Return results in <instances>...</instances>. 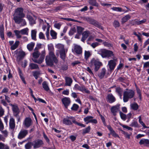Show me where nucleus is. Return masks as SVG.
Segmentation results:
<instances>
[{
	"mask_svg": "<svg viewBox=\"0 0 149 149\" xmlns=\"http://www.w3.org/2000/svg\"><path fill=\"white\" fill-rule=\"evenodd\" d=\"M89 64L91 68H93L94 66V70L95 72L97 71L100 66L102 65V63L98 59H96L94 58L91 60Z\"/></svg>",
	"mask_w": 149,
	"mask_h": 149,
	"instance_id": "f257e3e1",
	"label": "nucleus"
},
{
	"mask_svg": "<svg viewBox=\"0 0 149 149\" xmlns=\"http://www.w3.org/2000/svg\"><path fill=\"white\" fill-rule=\"evenodd\" d=\"M98 54H100L103 58H109L114 57V54L112 51L105 49H100L98 52Z\"/></svg>",
	"mask_w": 149,
	"mask_h": 149,
	"instance_id": "f03ea898",
	"label": "nucleus"
},
{
	"mask_svg": "<svg viewBox=\"0 0 149 149\" xmlns=\"http://www.w3.org/2000/svg\"><path fill=\"white\" fill-rule=\"evenodd\" d=\"M124 91L123 94V101L124 102H127L129 99L134 97L135 95L134 91L132 90H127Z\"/></svg>",
	"mask_w": 149,
	"mask_h": 149,
	"instance_id": "7ed1b4c3",
	"label": "nucleus"
},
{
	"mask_svg": "<svg viewBox=\"0 0 149 149\" xmlns=\"http://www.w3.org/2000/svg\"><path fill=\"white\" fill-rule=\"evenodd\" d=\"M13 16V19L14 21L19 18L24 17L25 14L23 12V8H18L16 9Z\"/></svg>",
	"mask_w": 149,
	"mask_h": 149,
	"instance_id": "20e7f679",
	"label": "nucleus"
},
{
	"mask_svg": "<svg viewBox=\"0 0 149 149\" xmlns=\"http://www.w3.org/2000/svg\"><path fill=\"white\" fill-rule=\"evenodd\" d=\"M45 61L46 64L51 67L52 66L54 62L57 64L58 62V60L55 56V58L48 54L46 56L45 58Z\"/></svg>",
	"mask_w": 149,
	"mask_h": 149,
	"instance_id": "39448f33",
	"label": "nucleus"
},
{
	"mask_svg": "<svg viewBox=\"0 0 149 149\" xmlns=\"http://www.w3.org/2000/svg\"><path fill=\"white\" fill-rule=\"evenodd\" d=\"M72 51L73 53L77 54H81L82 52V48L80 45L74 44Z\"/></svg>",
	"mask_w": 149,
	"mask_h": 149,
	"instance_id": "423d86ee",
	"label": "nucleus"
},
{
	"mask_svg": "<svg viewBox=\"0 0 149 149\" xmlns=\"http://www.w3.org/2000/svg\"><path fill=\"white\" fill-rule=\"evenodd\" d=\"M75 118L72 116H67L64 118L63 120V124L68 125H70L74 123V120H75Z\"/></svg>",
	"mask_w": 149,
	"mask_h": 149,
	"instance_id": "0eeeda50",
	"label": "nucleus"
},
{
	"mask_svg": "<svg viewBox=\"0 0 149 149\" xmlns=\"http://www.w3.org/2000/svg\"><path fill=\"white\" fill-rule=\"evenodd\" d=\"M9 105L12 107L14 115L17 118L19 121V111L17 106L16 105H13L11 104H10Z\"/></svg>",
	"mask_w": 149,
	"mask_h": 149,
	"instance_id": "6e6552de",
	"label": "nucleus"
},
{
	"mask_svg": "<svg viewBox=\"0 0 149 149\" xmlns=\"http://www.w3.org/2000/svg\"><path fill=\"white\" fill-rule=\"evenodd\" d=\"M117 60V58H116L108 61V65L110 70L112 71L114 70L116 65Z\"/></svg>",
	"mask_w": 149,
	"mask_h": 149,
	"instance_id": "1a4fd4ad",
	"label": "nucleus"
},
{
	"mask_svg": "<svg viewBox=\"0 0 149 149\" xmlns=\"http://www.w3.org/2000/svg\"><path fill=\"white\" fill-rule=\"evenodd\" d=\"M74 88L76 90H78L82 92H85L87 93H90V91L88 90L83 85H81L79 86L78 84H76L75 85Z\"/></svg>",
	"mask_w": 149,
	"mask_h": 149,
	"instance_id": "9d476101",
	"label": "nucleus"
},
{
	"mask_svg": "<svg viewBox=\"0 0 149 149\" xmlns=\"http://www.w3.org/2000/svg\"><path fill=\"white\" fill-rule=\"evenodd\" d=\"M28 130L23 129L21 130L19 132L17 136V138L19 139H22L24 138L28 134Z\"/></svg>",
	"mask_w": 149,
	"mask_h": 149,
	"instance_id": "9b49d317",
	"label": "nucleus"
},
{
	"mask_svg": "<svg viewBox=\"0 0 149 149\" xmlns=\"http://www.w3.org/2000/svg\"><path fill=\"white\" fill-rule=\"evenodd\" d=\"M32 143L33 148L35 149L40 147L43 144V141L39 139L34 141Z\"/></svg>",
	"mask_w": 149,
	"mask_h": 149,
	"instance_id": "f8f14e48",
	"label": "nucleus"
},
{
	"mask_svg": "<svg viewBox=\"0 0 149 149\" xmlns=\"http://www.w3.org/2000/svg\"><path fill=\"white\" fill-rule=\"evenodd\" d=\"M32 121L29 117L26 118L23 123L24 126L26 128L29 127L32 125Z\"/></svg>",
	"mask_w": 149,
	"mask_h": 149,
	"instance_id": "ddd939ff",
	"label": "nucleus"
},
{
	"mask_svg": "<svg viewBox=\"0 0 149 149\" xmlns=\"http://www.w3.org/2000/svg\"><path fill=\"white\" fill-rule=\"evenodd\" d=\"M48 49L49 51V55H51L53 57L55 58L54 54V46L52 43H50L47 45Z\"/></svg>",
	"mask_w": 149,
	"mask_h": 149,
	"instance_id": "4468645a",
	"label": "nucleus"
},
{
	"mask_svg": "<svg viewBox=\"0 0 149 149\" xmlns=\"http://www.w3.org/2000/svg\"><path fill=\"white\" fill-rule=\"evenodd\" d=\"M120 106V105L119 104H117L115 106H112L111 108L110 109L111 111L113 116H115L116 115V113L119 111Z\"/></svg>",
	"mask_w": 149,
	"mask_h": 149,
	"instance_id": "2eb2a0df",
	"label": "nucleus"
},
{
	"mask_svg": "<svg viewBox=\"0 0 149 149\" xmlns=\"http://www.w3.org/2000/svg\"><path fill=\"white\" fill-rule=\"evenodd\" d=\"M106 99L107 102L110 103H113L116 101V98L111 93L107 95Z\"/></svg>",
	"mask_w": 149,
	"mask_h": 149,
	"instance_id": "dca6fc26",
	"label": "nucleus"
},
{
	"mask_svg": "<svg viewBox=\"0 0 149 149\" xmlns=\"http://www.w3.org/2000/svg\"><path fill=\"white\" fill-rule=\"evenodd\" d=\"M62 101L66 108H67L68 106L70 103V99L69 97H65L63 98Z\"/></svg>",
	"mask_w": 149,
	"mask_h": 149,
	"instance_id": "f3484780",
	"label": "nucleus"
},
{
	"mask_svg": "<svg viewBox=\"0 0 149 149\" xmlns=\"http://www.w3.org/2000/svg\"><path fill=\"white\" fill-rule=\"evenodd\" d=\"M23 18H19V19L15 20V23L19 24H21V26H24L26 25V22L25 20L23 19Z\"/></svg>",
	"mask_w": 149,
	"mask_h": 149,
	"instance_id": "a211bd4d",
	"label": "nucleus"
},
{
	"mask_svg": "<svg viewBox=\"0 0 149 149\" xmlns=\"http://www.w3.org/2000/svg\"><path fill=\"white\" fill-rule=\"evenodd\" d=\"M55 47L59 50V53L65 51L64 45L62 44H57L55 45Z\"/></svg>",
	"mask_w": 149,
	"mask_h": 149,
	"instance_id": "6ab92c4d",
	"label": "nucleus"
},
{
	"mask_svg": "<svg viewBox=\"0 0 149 149\" xmlns=\"http://www.w3.org/2000/svg\"><path fill=\"white\" fill-rule=\"evenodd\" d=\"M15 127V123L14 119L12 118H10L9 121V128L12 131L14 130Z\"/></svg>",
	"mask_w": 149,
	"mask_h": 149,
	"instance_id": "aec40b11",
	"label": "nucleus"
},
{
	"mask_svg": "<svg viewBox=\"0 0 149 149\" xmlns=\"http://www.w3.org/2000/svg\"><path fill=\"white\" fill-rule=\"evenodd\" d=\"M90 34V33L89 31H84L82 34V37L81 39V41L84 42Z\"/></svg>",
	"mask_w": 149,
	"mask_h": 149,
	"instance_id": "412c9836",
	"label": "nucleus"
},
{
	"mask_svg": "<svg viewBox=\"0 0 149 149\" xmlns=\"http://www.w3.org/2000/svg\"><path fill=\"white\" fill-rule=\"evenodd\" d=\"M139 143L140 145L143 144L146 146H149V139H143L140 140Z\"/></svg>",
	"mask_w": 149,
	"mask_h": 149,
	"instance_id": "4be33fe9",
	"label": "nucleus"
},
{
	"mask_svg": "<svg viewBox=\"0 0 149 149\" xmlns=\"http://www.w3.org/2000/svg\"><path fill=\"white\" fill-rule=\"evenodd\" d=\"M107 127L110 132L112 136L115 138L119 137L118 135L115 132L110 126H109Z\"/></svg>",
	"mask_w": 149,
	"mask_h": 149,
	"instance_id": "5701e85b",
	"label": "nucleus"
},
{
	"mask_svg": "<svg viewBox=\"0 0 149 149\" xmlns=\"http://www.w3.org/2000/svg\"><path fill=\"white\" fill-rule=\"evenodd\" d=\"M40 54V52L38 51V48L36 47L34 50V52L33 53V57L35 58H38Z\"/></svg>",
	"mask_w": 149,
	"mask_h": 149,
	"instance_id": "b1692460",
	"label": "nucleus"
},
{
	"mask_svg": "<svg viewBox=\"0 0 149 149\" xmlns=\"http://www.w3.org/2000/svg\"><path fill=\"white\" fill-rule=\"evenodd\" d=\"M25 55V54L23 51L19 52V53L18 55L17 58V61H19L21 60L22 59L24 56Z\"/></svg>",
	"mask_w": 149,
	"mask_h": 149,
	"instance_id": "393cba45",
	"label": "nucleus"
},
{
	"mask_svg": "<svg viewBox=\"0 0 149 149\" xmlns=\"http://www.w3.org/2000/svg\"><path fill=\"white\" fill-rule=\"evenodd\" d=\"M65 79V85L70 86L72 82V79L68 77H66Z\"/></svg>",
	"mask_w": 149,
	"mask_h": 149,
	"instance_id": "a878e982",
	"label": "nucleus"
},
{
	"mask_svg": "<svg viewBox=\"0 0 149 149\" xmlns=\"http://www.w3.org/2000/svg\"><path fill=\"white\" fill-rule=\"evenodd\" d=\"M92 55V53L91 51H85L84 56L85 58L87 60Z\"/></svg>",
	"mask_w": 149,
	"mask_h": 149,
	"instance_id": "bb28decb",
	"label": "nucleus"
},
{
	"mask_svg": "<svg viewBox=\"0 0 149 149\" xmlns=\"http://www.w3.org/2000/svg\"><path fill=\"white\" fill-rule=\"evenodd\" d=\"M131 18L130 16L129 15H127L123 17L121 19V23L122 24H124L127 21Z\"/></svg>",
	"mask_w": 149,
	"mask_h": 149,
	"instance_id": "cd10ccee",
	"label": "nucleus"
},
{
	"mask_svg": "<svg viewBox=\"0 0 149 149\" xmlns=\"http://www.w3.org/2000/svg\"><path fill=\"white\" fill-rule=\"evenodd\" d=\"M131 108L134 110H137L139 108L138 104L136 103H133L130 105Z\"/></svg>",
	"mask_w": 149,
	"mask_h": 149,
	"instance_id": "c85d7f7f",
	"label": "nucleus"
},
{
	"mask_svg": "<svg viewBox=\"0 0 149 149\" xmlns=\"http://www.w3.org/2000/svg\"><path fill=\"white\" fill-rule=\"evenodd\" d=\"M106 71V70L105 68H102L101 72L98 75L100 79L102 78L105 74Z\"/></svg>",
	"mask_w": 149,
	"mask_h": 149,
	"instance_id": "c756f323",
	"label": "nucleus"
},
{
	"mask_svg": "<svg viewBox=\"0 0 149 149\" xmlns=\"http://www.w3.org/2000/svg\"><path fill=\"white\" fill-rule=\"evenodd\" d=\"M37 31L36 29L32 30L31 31V36L32 39L34 40H36V35Z\"/></svg>",
	"mask_w": 149,
	"mask_h": 149,
	"instance_id": "7c9ffc66",
	"label": "nucleus"
},
{
	"mask_svg": "<svg viewBox=\"0 0 149 149\" xmlns=\"http://www.w3.org/2000/svg\"><path fill=\"white\" fill-rule=\"evenodd\" d=\"M27 17L29 20L30 24L32 25L36 23L35 20L30 15H27Z\"/></svg>",
	"mask_w": 149,
	"mask_h": 149,
	"instance_id": "2f4dec72",
	"label": "nucleus"
},
{
	"mask_svg": "<svg viewBox=\"0 0 149 149\" xmlns=\"http://www.w3.org/2000/svg\"><path fill=\"white\" fill-rule=\"evenodd\" d=\"M4 29L3 27H0V35L2 40L4 39Z\"/></svg>",
	"mask_w": 149,
	"mask_h": 149,
	"instance_id": "473e14b6",
	"label": "nucleus"
},
{
	"mask_svg": "<svg viewBox=\"0 0 149 149\" xmlns=\"http://www.w3.org/2000/svg\"><path fill=\"white\" fill-rule=\"evenodd\" d=\"M34 45L35 43L31 42L27 45V48L29 51H31L33 49Z\"/></svg>",
	"mask_w": 149,
	"mask_h": 149,
	"instance_id": "72a5a7b5",
	"label": "nucleus"
},
{
	"mask_svg": "<svg viewBox=\"0 0 149 149\" xmlns=\"http://www.w3.org/2000/svg\"><path fill=\"white\" fill-rule=\"evenodd\" d=\"M19 42V41H16L15 43L11 47L10 49L12 50H14L17 48L18 46Z\"/></svg>",
	"mask_w": 149,
	"mask_h": 149,
	"instance_id": "f704fd0d",
	"label": "nucleus"
},
{
	"mask_svg": "<svg viewBox=\"0 0 149 149\" xmlns=\"http://www.w3.org/2000/svg\"><path fill=\"white\" fill-rule=\"evenodd\" d=\"M57 33L53 30L50 31V35L52 37V38L56 39L57 38Z\"/></svg>",
	"mask_w": 149,
	"mask_h": 149,
	"instance_id": "c9c22d12",
	"label": "nucleus"
},
{
	"mask_svg": "<svg viewBox=\"0 0 149 149\" xmlns=\"http://www.w3.org/2000/svg\"><path fill=\"white\" fill-rule=\"evenodd\" d=\"M29 29L27 28L24 29L20 30L21 34L22 35H28Z\"/></svg>",
	"mask_w": 149,
	"mask_h": 149,
	"instance_id": "e433bc0d",
	"label": "nucleus"
},
{
	"mask_svg": "<svg viewBox=\"0 0 149 149\" xmlns=\"http://www.w3.org/2000/svg\"><path fill=\"white\" fill-rule=\"evenodd\" d=\"M29 67L31 69L33 70L37 69L38 68V65L36 64L31 63L29 64Z\"/></svg>",
	"mask_w": 149,
	"mask_h": 149,
	"instance_id": "4c0bfd02",
	"label": "nucleus"
},
{
	"mask_svg": "<svg viewBox=\"0 0 149 149\" xmlns=\"http://www.w3.org/2000/svg\"><path fill=\"white\" fill-rule=\"evenodd\" d=\"M93 117L91 116H87L84 118V120L85 122H86V124H88V123H90L91 119H93Z\"/></svg>",
	"mask_w": 149,
	"mask_h": 149,
	"instance_id": "58836bf2",
	"label": "nucleus"
},
{
	"mask_svg": "<svg viewBox=\"0 0 149 149\" xmlns=\"http://www.w3.org/2000/svg\"><path fill=\"white\" fill-rule=\"evenodd\" d=\"M15 35L17 38H20L22 37L21 35V32L20 31L15 30L14 31Z\"/></svg>",
	"mask_w": 149,
	"mask_h": 149,
	"instance_id": "ea45409f",
	"label": "nucleus"
},
{
	"mask_svg": "<svg viewBox=\"0 0 149 149\" xmlns=\"http://www.w3.org/2000/svg\"><path fill=\"white\" fill-rule=\"evenodd\" d=\"M42 87L46 91H48L49 90V88L48 86L47 82L45 81L42 84Z\"/></svg>",
	"mask_w": 149,
	"mask_h": 149,
	"instance_id": "a19ab883",
	"label": "nucleus"
},
{
	"mask_svg": "<svg viewBox=\"0 0 149 149\" xmlns=\"http://www.w3.org/2000/svg\"><path fill=\"white\" fill-rule=\"evenodd\" d=\"M89 4L93 6L98 7V4L96 2L95 0H91L89 2Z\"/></svg>",
	"mask_w": 149,
	"mask_h": 149,
	"instance_id": "79ce46f5",
	"label": "nucleus"
},
{
	"mask_svg": "<svg viewBox=\"0 0 149 149\" xmlns=\"http://www.w3.org/2000/svg\"><path fill=\"white\" fill-rule=\"evenodd\" d=\"M61 58L64 61L66 58V55L65 51L64 52L59 53Z\"/></svg>",
	"mask_w": 149,
	"mask_h": 149,
	"instance_id": "37998d69",
	"label": "nucleus"
},
{
	"mask_svg": "<svg viewBox=\"0 0 149 149\" xmlns=\"http://www.w3.org/2000/svg\"><path fill=\"white\" fill-rule=\"evenodd\" d=\"M45 50L42 51L41 52V55L40 57V58L42 61H43L45 56Z\"/></svg>",
	"mask_w": 149,
	"mask_h": 149,
	"instance_id": "c03bdc74",
	"label": "nucleus"
},
{
	"mask_svg": "<svg viewBox=\"0 0 149 149\" xmlns=\"http://www.w3.org/2000/svg\"><path fill=\"white\" fill-rule=\"evenodd\" d=\"M32 146H33V143L29 142L26 144L25 146L26 149H30Z\"/></svg>",
	"mask_w": 149,
	"mask_h": 149,
	"instance_id": "a18cd8bd",
	"label": "nucleus"
},
{
	"mask_svg": "<svg viewBox=\"0 0 149 149\" xmlns=\"http://www.w3.org/2000/svg\"><path fill=\"white\" fill-rule=\"evenodd\" d=\"M111 9L113 10L118 12H121L122 10L121 8L118 7H113L111 8Z\"/></svg>",
	"mask_w": 149,
	"mask_h": 149,
	"instance_id": "49530a36",
	"label": "nucleus"
},
{
	"mask_svg": "<svg viewBox=\"0 0 149 149\" xmlns=\"http://www.w3.org/2000/svg\"><path fill=\"white\" fill-rule=\"evenodd\" d=\"M123 89L118 87L116 88V91L119 95H121L123 92Z\"/></svg>",
	"mask_w": 149,
	"mask_h": 149,
	"instance_id": "de8ad7c7",
	"label": "nucleus"
},
{
	"mask_svg": "<svg viewBox=\"0 0 149 149\" xmlns=\"http://www.w3.org/2000/svg\"><path fill=\"white\" fill-rule=\"evenodd\" d=\"M121 118L123 120L125 121L126 118V114L123 113L121 111L119 112Z\"/></svg>",
	"mask_w": 149,
	"mask_h": 149,
	"instance_id": "09e8293b",
	"label": "nucleus"
},
{
	"mask_svg": "<svg viewBox=\"0 0 149 149\" xmlns=\"http://www.w3.org/2000/svg\"><path fill=\"white\" fill-rule=\"evenodd\" d=\"M113 25L115 28L119 27L120 26L119 22L116 20H115L114 21Z\"/></svg>",
	"mask_w": 149,
	"mask_h": 149,
	"instance_id": "8fccbe9b",
	"label": "nucleus"
},
{
	"mask_svg": "<svg viewBox=\"0 0 149 149\" xmlns=\"http://www.w3.org/2000/svg\"><path fill=\"white\" fill-rule=\"evenodd\" d=\"M130 126L134 127H138V124L137 121L133 120L130 125Z\"/></svg>",
	"mask_w": 149,
	"mask_h": 149,
	"instance_id": "3c124183",
	"label": "nucleus"
},
{
	"mask_svg": "<svg viewBox=\"0 0 149 149\" xmlns=\"http://www.w3.org/2000/svg\"><path fill=\"white\" fill-rule=\"evenodd\" d=\"M77 33L79 35H81L82 31L84 30V29L80 26H77Z\"/></svg>",
	"mask_w": 149,
	"mask_h": 149,
	"instance_id": "603ef678",
	"label": "nucleus"
},
{
	"mask_svg": "<svg viewBox=\"0 0 149 149\" xmlns=\"http://www.w3.org/2000/svg\"><path fill=\"white\" fill-rule=\"evenodd\" d=\"M91 129V128L90 127L88 126V127H87L86 128L84 129L83 130V133L84 134H86L87 133H88Z\"/></svg>",
	"mask_w": 149,
	"mask_h": 149,
	"instance_id": "864d4df0",
	"label": "nucleus"
},
{
	"mask_svg": "<svg viewBox=\"0 0 149 149\" xmlns=\"http://www.w3.org/2000/svg\"><path fill=\"white\" fill-rule=\"evenodd\" d=\"M95 26L99 28L102 29V26H101L100 24L96 20L94 23L93 24Z\"/></svg>",
	"mask_w": 149,
	"mask_h": 149,
	"instance_id": "5fc2aeb1",
	"label": "nucleus"
},
{
	"mask_svg": "<svg viewBox=\"0 0 149 149\" xmlns=\"http://www.w3.org/2000/svg\"><path fill=\"white\" fill-rule=\"evenodd\" d=\"M139 121L140 123L145 128H147V127L145 125L143 122L142 121L141 118V116L139 117Z\"/></svg>",
	"mask_w": 149,
	"mask_h": 149,
	"instance_id": "6e6d98bb",
	"label": "nucleus"
},
{
	"mask_svg": "<svg viewBox=\"0 0 149 149\" xmlns=\"http://www.w3.org/2000/svg\"><path fill=\"white\" fill-rule=\"evenodd\" d=\"M39 37L40 39H45V36L43 33L42 32H40L39 34Z\"/></svg>",
	"mask_w": 149,
	"mask_h": 149,
	"instance_id": "4d7b16f0",
	"label": "nucleus"
},
{
	"mask_svg": "<svg viewBox=\"0 0 149 149\" xmlns=\"http://www.w3.org/2000/svg\"><path fill=\"white\" fill-rule=\"evenodd\" d=\"M79 107L76 104H74L71 109L72 110H77Z\"/></svg>",
	"mask_w": 149,
	"mask_h": 149,
	"instance_id": "13d9d810",
	"label": "nucleus"
},
{
	"mask_svg": "<svg viewBox=\"0 0 149 149\" xmlns=\"http://www.w3.org/2000/svg\"><path fill=\"white\" fill-rule=\"evenodd\" d=\"M87 21L90 24H93L96 21L95 20H94L92 18H88L87 19Z\"/></svg>",
	"mask_w": 149,
	"mask_h": 149,
	"instance_id": "bf43d9fd",
	"label": "nucleus"
},
{
	"mask_svg": "<svg viewBox=\"0 0 149 149\" xmlns=\"http://www.w3.org/2000/svg\"><path fill=\"white\" fill-rule=\"evenodd\" d=\"M100 116L102 120V122L103 123L104 125H106V123L105 122V119L104 117L101 114H100Z\"/></svg>",
	"mask_w": 149,
	"mask_h": 149,
	"instance_id": "052dcab7",
	"label": "nucleus"
},
{
	"mask_svg": "<svg viewBox=\"0 0 149 149\" xmlns=\"http://www.w3.org/2000/svg\"><path fill=\"white\" fill-rule=\"evenodd\" d=\"M74 123L76 124V125H77L79 126H81V127H85V125H84V124H81V123H79L78 122H77L76 121V120H74Z\"/></svg>",
	"mask_w": 149,
	"mask_h": 149,
	"instance_id": "680f3d73",
	"label": "nucleus"
},
{
	"mask_svg": "<svg viewBox=\"0 0 149 149\" xmlns=\"http://www.w3.org/2000/svg\"><path fill=\"white\" fill-rule=\"evenodd\" d=\"M1 133L3 135V137L5 138L8 136V132L6 130H4V131H2Z\"/></svg>",
	"mask_w": 149,
	"mask_h": 149,
	"instance_id": "e2e57ef3",
	"label": "nucleus"
},
{
	"mask_svg": "<svg viewBox=\"0 0 149 149\" xmlns=\"http://www.w3.org/2000/svg\"><path fill=\"white\" fill-rule=\"evenodd\" d=\"M61 26V24L60 23H56L54 24V26L55 28L59 29Z\"/></svg>",
	"mask_w": 149,
	"mask_h": 149,
	"instance_id": "0e129e2a",
	"label": "nucleus"
},
{
	"mask_svg": "<svg viewBox=\"0 0 149 149\" xmlns=\"http://www.w3.org/2000/svg\"><path fill=\"white\" fill-rule=\"evenodd\" d=\"M86 70L91 75H93V73L91 69L89 67H88L86 69Z\"/></svg>",
	"mask_w": 149,
	"mask_h": 149,
	"instance_id": "69168bd1",
	"label": "nucleus"
},
{
	"mask_svg": "<svg viewBox=\"0 0 149 149\" xmlns=\"http://www.w3.org/2000/svg\"><path fill=\"white\" fill-rule=\"evenodd\" d=\"M33 61L35 62L38 63L40 64L42 62L39 58L38 60H37L36 59H33Z\"/></svg>",
	"mask_w": 149,
	"mask_h": 149,
	"instance_id": "338daca9",
	"label": "nucleus"
},
{
	"mask_svg": "<svg viewBox=\"0 0 149 149\" xmlns=\"http://www.w3.org/2000/svg\"><path fill=\"white\" fill-rule=\"evenodd\" d=\"M99 45V43L97 42H95L93 43L91 45V46L93 48H95L96 47L98 46Z\"/></svg>",
	"mask_w": 149,
	"mask_h": 149,
	"instance_id": "774afa93",
	"label": "nucleus"
}]
</instances>
